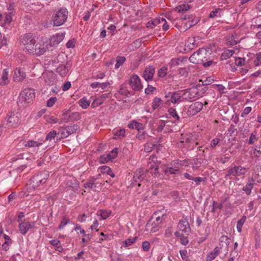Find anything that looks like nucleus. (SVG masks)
Returning a JSON list of instances; mask_svg holds the SVG:
<instances>
[{"instance_id":"nucleus-1","label":"nucleus","mask_w":261,"mask_h":261,"mask_svg":"<svg viewBox=\"0 0 261 261\" xmlns=\"http://www.w3.org/2000/svg\"><path fill=\"white\" fill-rule=\"evenodd\" d=\"M206 91L205 86L199 85L192 87L184 92V99L193 101L202 97Z\"/></svg>"},{"instance_id":"nucleus-2","label":"nucleus","mask_w":261,"mask_h":261,"mask_svg":"<svg viewBox=\"0 0 261 261\" xmlns=\"http://www.w3.org/2000/svg\"><path fill=\"white\" fill-rule=\"evenodd\" d=\"M157 213H154L151 218L149 220L145 226L147 231L155 232L161 227L165 215L157 216Z\"/></svg>"},{"instance_id":"nucleus-3","label":"nucleus","mask_w":261,"mask_h":261,"mask_svg":"<svg viewBox=\"0 0 261 261\" xmlns=\"http://www.w3.org/2000/svg\"><path fill=\"white\" fill-rule=\"evenodd\" d=\"M35 97V94L33 89L31 88L24 89L19 95L17 104L20 107H25L32 101Z\"/></svg>"},{"instance_id":"nucleus-4","label":"nucleus","mask_w":261,"mask_h":261,"mask_svg":"<svg viewBox=\"0 0 261 261\" xmlns=\"http://www.w3.org/2000/svg\"><path fill=\"white\" fill-rule=\"evenodd\" d=\"M68 11L65 8H61L55 12L52 16V21L54 26H60L66 21L68 16Z\"/></svg>"},{"instance_id":"nucleus-5","label":"nucleus","mask_w":261,"mask_h":261,"mask_svg":"<svg viewBox=\"0 0 261 261\" xmlns=\"http://www.w3.org/2000/svg\"><path fill=\"white\" fill-rule=\"evenodd\" d=\"M35 40L31 34H25L21 36L20 40V45L23 47V49L29 53L32 54L34 50V43Z\"/></svg>"},{"instance_id":"nucleus-6","label":"nucleus","mask_w":261,"mask_h":261,"mask_svg":"<svg viewBox=\"0 0 261 261\" xmlns=\"http://www.w3.org/2000/svg\"><path fill=\"white\" fill-rule=\"evenodd\" d=\"M48 176V173L46 171L34 176L31 179L30 183L27 185V189L31 190V187L33 189H35L41 185L44 184L46 181Z\"/></svg>"},{"instance_id":"nucleus-7","label":"nucleus","mask_w":261,"mask_h":261,"mask_svg":"<svg viewBox=\"0 0 261 261\" xmlns=\"http://www.w3.org/2000/svg\"><path fill=\"white\" fill-rule=\"evenodd\" d=\"M207 51L204 48H200L198 51L193 53L189 58L190 62L198 64L203 63L208 60Z\"/></svg>"},{"instance_id":"nucleus-8","label":"nucleus","mask_w":261,"mask_h":261,"mask_svg":"<svg viewBox=\"0 0 261 261\" xmlns=\"http://www.w3.org/2000/svg\"><path fill=\"white\" fill-rule=\"evenodd\" d=\"M166 98H169L167 101H170L173 104H178L184 99V93L181 91L168 92L165 95Z\"/></svg>"},{"instance_id":"nucleus-9","label":"nucleus","mask_w":261,"mask_h":261,"mask_svg":"<svg viewBox=\"0 0 261 261\" xmlns=\"http://www.w3.org/2000/svg\"><path fill=\"white\" fill-rule=\"evenodd\" d=\"M34 46V50H35L31 54L37 56L43 55L48 49L47 44L42 40H39L37 42L35 41Z\"/></svg>"},{"instance_id":"nucleus-10","label":"nucleus","mask_w":261,"mask_h":261,"mask_svg":"<svg viewBox=\"0 0 261 261\" xmlns=\"http://www.w3.org/2000/svg\"><path fill=\"white\" fill-rule=\"evenodd\" d=\"M129 84L134 91H140L143 89L141 79L137 74H133L130 77Z\"/></svg>"},{"instance_id":"nucleus-11","label":"nucleus","mask_w":261,"mask_h":261,"mask_svg":"<svg viewBox=\"0 0 261 261\" xmlns=\"http://www.w3.org/2000/svg\"><path fill=\"white\" fill-rule=\"evenodd\" d=\"M203 107V104L200 101H197L191 104L187 110V114L188 116H192L196 115L202 110Z\"/></svg>"},{"instance_id":"nucleus-12","label":"nucleus","mask_w":261,"mask_h":261,"mask_svg":"<svg viewBox=\"0 0 261 261\" xmlns=\"http://www.w3.org/2000/svg\"><path fill=\"white\" fill-rule=\"evenodd\" d=\"M19 223V231L22 234H25L28 231L33 228L35 226V223L33 222H29L22 219L18 220Z\"/></svg>"},{"instance_id":"nucleus-13","label":"nucleus","mask_w":261,"mask_h":261,"mask_svg":"<svg viewBox=\"0 0 261 261\" xmlns=\"http://www.w3.org/2000/svg\"><path fill=\"white\" fill-rule=\"evenodd\" d=\"M246 172V169L241 166H234L229 168L225 176H239L243 175Z\"/></svg>"},{"instance_id":"nucleus-14","label":"nucleus","mask_w":261,"mask_h":261,"mask_svg":"<svg viewBox=\"0 0 261 261\" xmlns=\"http://www.w3.org/2000/svg\"><path fill=\"white\" fill-rule=\"evenodd\" d=\"M118 148H115L111 152L107 154H103L100 156L99 161L101 164H105L109 161L114 159L117 155Z\"/></svg>"},{"instance_id":"nucleus-15","label":"nucleus","mask_w":261,"mask_h":261,"mask_svg":"<svg viewBox=\"0 0 261 261\" xmlns=\"http://www.w3.org/2000/svg\"><path fill=\"white\" fill-rule=\"evenodd\" d=\"M145 172V169L142 168L138 169L136 170L133 179V184L134 185H137L139 187L141 186L139 182L141 181L144 178Z\"/></svg>"},{"instance_id":"nucleus-16","label":"nucleus","mask_w":261,"mask_h":261,"mask_svg":"<svg viewBox=\"0 0 261 261\" xmlns=\"http://www.w3.org/2000/svg\"><path fill=\"white\" fill-rule=\"evenodd\" d=\"M100 174L98 175L97 177H90L86 183L84 184V187L86 189H92L95 190L96 188L100 187V184L97 182H95L99 177Z\"/></svg>"},{"instance_id":"nucleus-17","label":"nucleus","mask_w":261,"mask_h":261,"mask_svg":"<svg viewBox=\"0 0 261 261\" xmlns=\"http://www.w3.org/2000/svg\"><path fill=\"white\" fill-rule=\"evenodd\" d=\"M65 33H59L51 36L49 39L50 46H56L59 44L64 38Z\"/></svg>"},{"instance_id":"nucleus-18","label":"nucleus","mask_w":261,"mask_h":261,"mask_svg":"<svg viewBox=\"0 0 261 261\" xmlns=\"http://www.w3.org/2000/svg\"><path fill=\"white\" fill-rule=\"evenodd\" d=\"M183 20H188L185 23L186 29H188L196 25L199 21V18L193 15L185 16L181 18Z\"/></svg>"},{"instance_id":"nucleus-19","label":"nucleus","mask_w":261,"mask_h":261,"mask_svg":"<svg viewBox=\"0 0 261 261\" xmlns=\"http://www.w3.org/2000/svg\"><path fill=\"white\" fill-rule=\"evenodd\" d=\"M155 73V68L152 66L146 67L143 74V77L147 81H152Z\"/></svg>"},{"instance_id":"nucleus-20","label":"nucleus","mask_w":261,"mask_h":261,"mask_svg":"<svg viewBox=\"0 0 261 261\" xmlns=\"http://www.w3.org/2000/svg\"><path fill=\"white\" fill-rule=\"evenodd\" d=\"M19 122V116L17 114H11L7 120L9 127H16Z\"/></svg>"},{"instance_id":"nucleus-21","label":"nucleus","mask_w":261,"mask_h":261,"mask_svg":"<svg viewBox=\"0 0 261 261\" xmlns=\"http://www.w3.org/2000/svg\"><path fill=\"white\" fill-rule=\"evenodd\" d=\"M179 229L185 232H189L190 231V227L187 218L183 217L179 222L178 224Z\"/></svg>"},{"instance_id":"nucleus-22","label":"nucleus","mask_w":261,"mask_h":261,"mask_svg":"<svg viewBox=\"0 0 261 261\" xmlns=\"http://www.w3.org/2000/svg\"><path fill=\"white\" fill-rule=\"evenodd\" d=\"M26 76L25 72L21 68H16L14 73L13 80L15 82L23 81Z\"/></svg>"},{"instance_id":"nucleus-23","label":"nucleus","mask_w":261,"mask_h":261,"mask_svg":"<svg viewBox=\"0 0 261 261\" xmlns=\"http://www.w3.org/2000/svg\"><path fill=\"white\" fill-rule=\"evenodd\" d=\"M187 61V58L186 57H178L173 58L171 60L169 65L171 67L182 65L184 64Z\"/></svg>"},{"instance_id":"nucleus-24","label":"nucleus","mask_w":261,"mask_h":261,"mask_svg":"<svg viewBox=\"0 0 261 261\" xmlns=\"http://www.w3.org/2000/svg\"><path fill=\"white\" fill-rule=\"evenodd\" d=\"M45 82L48 85H53L55 83V76L52 72H46L43 74Z\"/></svg>"},{"instance_id":"nucleus-25","label":"nucleus","mask_w":261,"mask_h":261,"mask_svg":"<svg viewBox=\"0 0 261 261\" xmlns=\"http://www.w3.org/2000/svg\"><path fill=\"white\" fill-rule=\"evenodd\" d=\"M149 172L154 177L159 175V165L158 163L150 162L149 163Z\"/></svg>"},{"instance_id":"nucleus-26","label":"nucleus","mask_w":261,"mask_h":261,"mask_svg":"<svg viewBox=\"0 0 261 261\" xmlns=\"http://www.w3.org/2000/svg\"><path fill=\"white\" fill-rule=\"evenodd\" d=\"M171 165L172 167H168L165 169L164 172L166 174H176L179 171L180 165L178 163L173 162Z\"/></svg>"},{"instance_id":"nucleus-27","label":"nucleus","mask_w":261,"mask_h":261,"mask_svg":"<svg viewBox=\"0 0 261 261\" xmlns=\"http://www.w3.org/2000/svg\"><path fill=\"white\" fill-rule=\"evenodd\" d=\"M110 93H106L104 94H102L100 97H99L97 98L94 99L93 100V102L92 103L91 107L92 108H96L100 105H101L105 99L108 97Z\"/></svg>"},{"instance_id":"nucleus-28","label":"nucleus","mask_w":261,"mask_h":261,"mask_svg":"<svg viewBox=\"0 0 261 261\" xmlns=\"http://www.w3.org/2000/svg\"><path fill=\"white\" fill-rule=\"evenodd\" d=\"M10 82L9 78V71L7 69H4L0 77V85L5 86L9 84Z\"/></svg>"},{"instance_id":"nucleus-29","label":"nucleus","mask_w":261,"mask_h":261,"mask_svg":"<svg viewBox=\"0 0 261 261\" xmlns=\"http://www.w3.org/2000/svg\"><path fill=\"white\" fill-rule=\"evenodd\" d=\"M43 139H39L38 141L29 140L24 143L25 147H36L42 145L44 142Z\"/></svg>"},{"instance_id":"nucleus-30","label":"nucleus","mask_w":261,"mask_h":261,"mask_svg":"<svg viewBox=\"0 0 261 261\" xmlns=\"http://www.w3.org/2000/svg\"><path fill=\"white\" fill-rule=\"evenodd\" d=\"M220 252V251L219 248L218 247H216L212 251L207 255L206 261H212L219 255Z\"/></svg>"},{"instance_id":"nucleus-31","label":"nucleus","mask_w":261,"mask_h":261,"mask_svg":"<svg viewBox=\"0 0 261 261\" xmlns=\"http://www.w3.org/2000/svg\"><path fill=\"white\" fill-rule=\"evenodd\" d=\"M253 187V180L252 178H250L248 182L243 188V190L248 195L251 194L252 189Z\"/></svg>"},{"instance_id":"nucleus-32","label":"nucleus","mask_w":261,"mask_h":261,"mask_svg":"<svg viewBox=\"0 0 261 261\" xmlns=\"http://www.w3.org/2000/svg\"><path fill=\"white\" fill-rule=\"evenodd\" d=\"M128 127L130 129L136 128L138 130H142L144 128L143 124L139 123L135 120L131 121L128 124Z\"/></svg>"},{"instance_id":"nucleus-33","label":"nucleus","mask_w":261,"mask_h":261,"mask_svg":"<svg viewBox=\"0 0 261 261\" xmlns=\"http://www.w3.org/2000/svg\"><path fill=\"white\" fill-rule=\"evenodd\" d=\"M180 142L182 143H186L189 144L193 143H194L195 141L191 134H186L182 136Z\"/></svg>"},{"instance_id":"nucleus-34","label":"nucleus","mask_w":261,"mask_h":261,"mask_svg":"<svg viewBox=\"0 0 261 261\" xmlns=\"http://www.w3.org/2000/svg\"><path fill=\"white\" fill-rule=\"evenodd\" d=\"M156 131L158 133L162 132L163 131L164 133H167L170 132L168 126L166 124V122L164 121H161L158 124V128H156Z\"/></svg>"},{"instance_id":"nucleus-35","label":"nucleus","mask_w":261,"mask_h":261,"mask_svg":"<svg viewBox=\"0 0 261 261\" xmlns=\"http://www.w3.org/2000/svg\"><path fill=\"white\" fill-rule=\"evenodd\" d=\"M50 243L54 246L55 247V249L60 252H61L63 250V248H62V247L61 246V243H60V241L57 239H56V240H51L49 241Z\"/></svg>"},{"instance_id":"nucleus-36","label":"nucleus","mask_w":261,"mask_h":261,"mask_svg":"<svg viewBox=\"0 0 261 261\" xmlns=\"http://www.w3.org/2000/svg\"><path fill=\"white\" fill-rule=\"evenodd\" d=\"M5 239V242L2 244V248L3 250L7 251L9 249V246L12 243V241L10 238L7 234L4 235Z\"/></svg>"},{"instance_id":"nucleus-37","label":"nucleus","mask_w":261,"mask_h":261,"mask_svg":"<svg viewBox=\"0 0 261 261\" xmlns=\"http://www.w3.org/2000/svg\"><path fill=\"white\" fill-rule=\"evenodd\" d=\"M78 103L83 109H86L89 106L90 101L88 100L87 98L84 97L78 101Z\"/></svg>"},{"instance_id":"nucleus-38","label":"nucleus","mask_w":261,"mask_h":261,"mask_svg":"<svg viewBox=\"0 0 261 261\" xmlns=\"http://www.w3.org/2000/svg\"><path fill=\"white\" fill-rule=\"evenodd\" d=\"M100 172L103 174H107L112 177H115V174L113 173L111 169L108 166H102V167H101Z\"/></svg>"},{"instance_id":"nucleus-39","label":"nucleus","mask_w":261,"mask_h":261,"mask_svg":"<svg viewBox=\"0 0 261 261\" xmlns=\"http://www.w3.org/2000/svg\"><path fill=\"white\" fill-rule=\"evenodd\" d=\"M190 6L187 4H181L177 6L175 8V11L178 13H183L190 9Z\"/></svg>"},{"instance_id":"nucleus-40","label":"nucleus","mask_w":261,"mask_h":261,"mask_svg":"<svg viewBox=\"0 0 261 261\" xmlns=\"http://www.w3.org/2000/svg\"><path fill=\"white\" fill-rule=\"evenodd\" d=\"M57 71L62 76H65L68 73V69L64 65H61L57 68Z\"/></svg>"},{"instance_id":"nucleus-41","label":"nucleus","mask_w":261,"mask_h":261,"mask_svg":"<svg viewBox=\"0 0 261 261\" xmlns=\"http://www.w3.org/2000/svg\"><path fill=\"white\" fill-rule=\"evenodd\" d=\"M258 139V137L257 136V133L256 131H254L252 133L249 137L248 143L249 144H253L255 142H256Z\"/></svg>"},{"instance_id":"nucleus-42","label":"nucleus","mask_w":261,"mask_h":261,"mask_svg":"<svg viewBox=\"0 0 261 261\" xmlns=\"http://www.w3.org/2000/svg\"><path fill=\"white\" fill-rule=\"evenodd\" d=\"M111 212L105 210H101L97 212V214L101 217V219H106L110 215Z\"/></svg>"},{"instance_id":"nucleus-43","label":"nucleus","mask_w":261,"mask_h":261,"mask_svg":"<svg viewBox=\"0 0 261 261\" xmlns=\"http://www.w3.org/2000/svg\"><path fill=\"white\" fill-rule=\"evenodd\" d=\"M246 217L245 216H243L240 220L238 221L237 223V229L239 232H242V226L246 221Z\"/></svg>"},{"instance_id":"nucleus-44","label":"nucleus","mask_w":261,"mask_h":261,"mask_svg":"<svg viewBox=\"0 0 261 261\" xmlns=\"http://www.w3.org/2000/svg\"><path fill=\"white\" fill-rule=\"evenodd\" d=\"M137 239V237H131L127 239L125 241L123 242V246L125 247L128 246L134 243Z\"/></svg>"},{"instance_id":"nucleus-45","label":"nucleus","mask_w":261,"mask_h":261,"mask_svg":"<svg viewBox=\"0 0 261 261\" xmlns=\"http://www.w3.org/2000/svg\"><path fill=\"white\" fill-rule=\"evenodd\" d=\"M118 93L123 96H127L129 94V91L126 86L121 85L119 87Z\"/></svg>"},{"instance_id":"nucleus-46","label":"nucleus","mask_w":261,"mask_h":261,"mask_svg":"<svg viewBox=\"0 0 261 261\" xmlns=\"http://www.w3.org/2000/svg\"><path fill=\"white\" fill-rule=\"evenodd\" d=\"M125 135V130L124 129H120L114 133V139H118L124 137Z\"/></svg>"},{"instance_id":"nucleus-47","label":"nucleus","mask_w":261,"mask_h":261,"mask_svg":"<svg viewBox=\"0 0 261 261\" xmlns=\"http://www.w3.org/2000/svg\"><path fill=\"white\" fill-rule=\"evenodd\" d=\"M222 12V10L219 8H217L215 9L214 10L212 11L209 17L210 18H215L217 17H220L221 16V13Z\"/></svg>"},{"instance_id":"nucleus-48","label":"nucleus","mask_w":261,"mask_h":261,"mask_svg":"<svg viewBox=\"0 0 261 261\" xmlns=\"http://www.w3.org/2000/svg\"><path fill=\"white\" fill-rule=\"evenodd\" d=\"M125 58L122 56H118L116 58V64H115V68L118 69L125 62Z\"/></svg>"},{"instance_id":"nucleus-49","label":"nucleus","mask_w":261,"mask_h":261,"mask_svg":"<svg viewBox=\"0 0 261 261\" xmlns=\"http://www.w3.org/2000/svg\"><path fill=\"white\" fill-rule=\"evenodd\" d=\"M162 103V100L161 98L158 97H155L152 103V107L153 110H155L158 108L159 107V106Z\"/></svg>"},{"instance_id":"nucleus-50","label":"nucleus","mask_w":261,"mask_h":261,"mask_svg":"<svg viewBox=\"0 0 261 261\" xmlns=\"http://www.w3.org/2000/svg\"><path fill=\"white\" fill-rule=\"evenodd\" d=\"M169 114L172 117L175 118L176 120H178L179 119V117L177 114V112L175 109L171 108L168 110Z\"/></svg>"},{"instance_id":"nucleus-51","label":"nucleus","mask_w":261,"mask_h":261,"mask_svg":"<svg viewBox=\"0 0 261 261\" xmlns=\"http://www.w3.org/2000/svg\"><path fill=\"white\" fill-rule=\"evenodd\" d=\"M234 54V51L232 50H226L222 55V57L226 59L231 57Z\"/></svg>"},{"instance_id":"nucleus-52","label":"nucleus","mask_w":261,"mask_h":261,"mask_svg":"<svg viewBox=\"0 0 261 261\" xmlns=\"http://www.w3.org/2000/svg\"><path fill=\"white\" fill-rule=\"evenodd\" d=\"M46 121L49 123L55 124L58 122V119L53 116H48L46 117Z\"/></svg>"},{"instance_id":"nucleus-53","label":"nucleus","mask_w":261,"mask_h":261,"mask_svg":"<svg viewBox=\"0 0 261 261\" xmlns=\"http://www.w3.org/2000/svg\"><path fill=\"white\" fill-rule=\"evenodd\" d=\"M56 135L57 132L55 130H51L46 135L45 140L51 141L55 139Z\"/></svg>"},{"instance_id":"nucleus-54","label":"nucleus","mask_w":261,"mask_h":261,"mask_svg":"<svg viewBox=\"0 0 261 261\" xmlns=\"http://www.w3.org/2000/svg\"><path fill=\"white\" fill-rule=\"evenodd\" d=\"M69 222V219L66 217H64L61 222V223L59 226V228L60 229H62L64 228L65 225H66Z\"/></svg>"},{"instance_id":"nucleus-55","label":"nucleus","mask_w":261,"mask_h":261,"mask_svg":"<svg viewBox=\"0 0 261 261\" xmlns=\"http://www.w3.org/2000/svg\"><path fill=\"white\" fill-rule=\"evenodd\" d=\"M57 99L56 97L50 98L47 102V106L48 107H51L54 105L55 102H56Z\"/></svg>"},{"instance_id":"nucleus-56","label":"nucleus","mask_w":261,"mask_h":261,"mask_svg":"<svg viewBox=\"0 0 261 261\" xmlns=\"http://www.w3.org/2000/svg\"><path fill=\"white\" fill-rule=\"evenodd\" d=\"M254 64L255 66H259L261 64V53L259 52L256 54V59L254 60Z\"/></svg>"},{"instance_id":"nucleus-57","label":"nucleus","mask_w":261,"mask_h":261,"mask_svg":"<svg viewBox=\"0 0 261 261\" xmlns=\"http://www.w3.org/2000/svg\"><path fill=\"white\" fill-rule=\"evenodd\" d=\"M235 64L237 66H242L245 64V60L244 58H238L235 60Z\"/></svg>"},{"instance_id":"nucleus-58","label":"nucleus","mask_w":261,"mask_h":261,"mask_svg":"<svg viewBox=\"0 0 261 261\" xmlns=\"http://www.w3.org/2000/svg\"><path fill=\"white\" fill-rule=\"evenodd\" d=\"M167 68H161L158 72V75L160 77H163L167 74Z\"/></svg>"},{"instance_id":"nucleus-59","label":"nucleus","mask_w":261,"mask_h":261,"mask_svg":"<svg viewBox=\"0 0 261 261\" xmlns=\"http://www.w3.org/2000/svg\"><path fill=\"white\" fill-rule=\"evenodd\" d=\"M223 207L222 203L218 204L217 202L214 201L213 203L212 212H215L217 208L221 209Z\"/></svg>"},{"instance_id":"nucleus-60","label":"nucleus","mask_w":261,"mask_h":261,"mask_svg":"<svg viewBox=\"0 0 261 261\" xmlns=\"http://www.w3.org/2000/svg\"><path fill=\"white\" fill-rule=\"evenodd\" d=\"M150 247V245L149 242L144 241L142 243V249L144 251H149Z\"/></svg>"},{"instance_id":"nucleus-61","label":"nucleus","mask_w":261,"mask_h":261,"mask_svg":"<svg viewBox=\"0 0 261 261\" xmlns=\"http://www.w3.org/2000/svg\"><path fill=\"white\" fill-rule=\"evenodd\" d=\"M252 108L251 107H246L243 111L241 113V116L242 117H245L247 115H248L251 111Z\"/></svg>"},{"instance_id":"nucleus-62","label":"nucleus","mask_w":261,"mask_h":261,"mask_svg":"<svg viewBox=\"0 0 261 261\" xmlns=\"http://www.w3.org/2000/svg\"><path fill=\"white\" fill-rule=\"evenodd\" d=\"M180 255L183 260L187 261L188 257L187 256V251L186 250H180L179 251Z\"/></svg>"},{"instance_id":"nucleus-63","label":"nucleus","mask_w":261,"mask_h":261,"mask_svg":"<svg viewBox=\"0 0 261 261\" xmlns=\"http://www.w3.org/2000/svg\"><path fill=\"white\" fill-rule=\"evenodd\" d=\"M227 131L228 134H229L230 136H232V135H235L234 133H237V129L235 128L234 126L232 125L229 127Z\"/></svg>"},{"instance_id":"nucleus-64","label":"nucleus","mask_w":261,"mask_h":261,"mask_svg":"<svg viewBox=\"0 0 261 261\" xmlns=\"http://www.w3.org/2000/svg\"><path fill=\"white\" fill-rule=\"evenodd\" d=\"M180 242L181 244L187 245L189 243V240L187 237L184 235L180 238Z\"/></svg>"}]
</instances>
